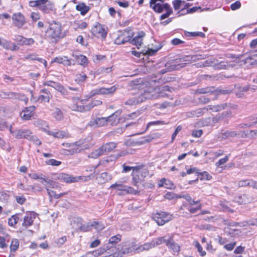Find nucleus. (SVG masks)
Here are the masks:
<instances>
[{
	"label": "nucleus",
	"instance_id": "obj_27",
	"mask_svg": "<svg viewBox=\"0 0 257 257\" xmlns=\"http://www.w3.org/2000/svg\"><path fill=\"white\" fill-rule=\"evenodd\" d=\"M204 109L205 108H201L187 112L186 113V116L188 117H199L204 113Z\"/></svg>",
	"mask_w": 257,
	"mask_h": 257
},
{
	"label": "nucleus",
	"instance_id": "obj_13",
	"mask_svg": "<svg viewBox=\"0 0 257 257\" xmlns=\"http://www.w3.org/2000/svg\"><path fill=\"white\" fill-rule=\"evenodd\" d=\"M145 36V33L143 31H140L138 33L137 36L133 39L131 38L130 43L135 45L139 49L143 44V39Z\"/></svg>",
	"mask_w": 257,
	"mask_h": 257
},
{
	"label": "nucleus",
	"instance_id": "obj_62",
	"mask_svg": "<svg viewBox=\"0 0 257 257\" xmlns=\"http://www.w3.org/2000/svg\"><path fill=\"white\" fill-rule=\"evenodd\" d=\"M40 5H42L39 0L31 1L29 2V6L31 7H37L39 9Z\"/></svg>",
	"mask_w": 257,
	"mask_h": 257
},
{
	"label": "nucleus",
	"instance_id": "obj_50",
	"mask_svg": "<svg viewBox=\"0 0 257 257\" xmlns=\"http://www.w3.org/2000/svg\"><path fill=\"white\" fill-rule=\"evenodd\" d=\"M12 43L10 41H8L6 40H3L2 41L0 39V46H2L3 47L7 50H10L11 49V45Z\"/></svg>",
	"mask_w": 257,
	"mask_h": 257
},
{
	"label": "nucleus",
	"instance_id": "obj_23",
	"mask_svg": "<svg viewBox=\"0 0 257 257\" xmlns=\"http://www.w3.org/2000/svg\"><path fill=\"white\" fill-rule=\"evenodd\" d=\"M168 3L165 4H161L155 3V4L151 6L150 5V7L153 9V10L156 13H161L165 9V5H169Z\"/></svg>",
	"mask_w": 257,
	"mask_h": 257
},
{
	"label": "nucleus",
	"instance_id": "obj_40",
	"mask_svg": "<svg viewBox=\"0 0 257 257\" xmlns=\"http://www.w3.org/2000/svg\"><path fill=\"white\" fill-rule=\"evenodd\" d=\"M184 35L186 37H200L202 38H204L205 37V35L204 33L200 32H189L188 31H185Z\"/></svg>",
	"mask_w": 257,
	"mask_h": 257
},
{
	"label": "nucleus",
	"instance_id": "obj_9",
	"mask_svg": "<svg viewBox=\"0 0 257 257\" xmlns=\"http://www.w3.org/2000/svg\"><path fill=\"white\" fill-rule=\"evenodd\" d=\"M91 32L94 36L96 37L100 36L103 39H105L107 36V32L105 30L103 26L99 23H97L92 29Z\"/></svg>",
	"mask_w": 257,
	"mask_h": 257
},
{
	"label": "nucleus",
	"instance_id": "obj_3",
	"mask_svg": "<svg viewBox=\"0 0 257 257\" xmlns=\"http://www.w3.org/2000/svg\"><path fill=\"white\" fill-rule=\"evenodd\" d=\"M15 133V137L17 139H26L30 141H32L35 144L40 146L41 145V142L36 136L32 135V133L30 130L28 129H18L15 130L13 132Z\"/></svg>",
	"mask_w": 257,
	"mask_h": 257
},
{
	"label": "nucleus",
	"instance_id": "obj_33",
	"mask_svg": "<svg viewBox=\"0 0 257 257\" xmlns=\"http://www.w3.org/2000/svg\"><path fill=\"white\" fill-rule=\"evenodd\" d=\"M234 66V64H230V63L227 61H221L219 63L216 62V65L215 67L216 69H228L229 67H232Z\"/></svg>",
	"mask_w": 257,
	"mask_h": 257
},
{
	"label": "nucleus",
	"instance_id": "obj_61",
	"mask_svg": "<svg viewBox=\"0 0 257 257\" xmlns=\"http://www.w3.org/2000/svg\"><path fill=\"white\" fill-rule=\"evenodd\" d=\"M249 180H241L237 182V186L238 187L247 186L249 185Z\"/></svg>",
	"mask_w": 257,
	"mask_h": 257
},
{
	"label": "nucleus",
	"instance_id": "obj_2",
	"mask_svg": "<svg viewBox=\"0 0 257 257\" xmlns=\"http://www.w3.org/2000/svg\"><path fill=\"white\" fill-rule=\"evenodd\" d=\"M49 24L46 33L51 39L57 41L61 37L62 29L61 24L60 22L54 21L49 22Z\"/></svg>",
	"mask_w": 257,
	"mask_h": 257
},
{
	"label": "nucleus",
	"instance_id": "obj_29",
	"mask_svg": "<svg viewBox=\"0 0 257 257\" xmlns=\"http://www.w3.org/2000/svg\"><path fill=\"white\" fill-rule=\"evenodd\" d=\"M121 239V235L120 234H117L116 235L111 237L109 239L108 243L106 244L107 246H111L110 248L114 246L116 243L119 242Z\"/></svg>",
	"mask_w": 257,
	"mask_h": 257
},
{
	"label": "nucleus",
	"instance_id": "obj_52",
	"mask_svg": "<svg viewBox=\"0 0 257 257\" xmlns=\"http://www.w3.org/2000/svg\"><path fill=\"white\" fill-rule=\"evenodd\" d=\"M60 84V83H59L54 82L53 81H47L44 83V85L51 86L52 87H53L56 90H57Z\"/></svg>",
	"mask_w": 257,
	"mask_h": 257
},
{
	"label": "nucleus",
	"instance_id": "obj_35",
	"mask_svg": "<svg viewBox=\"0 0 257 257\" xmlns=\"http://www.w3.org/2000/svg\"><path fill=\"white\" fill-rule=\"evenodd\" d=\"M165 9L164 10L166 11V13L162 14L160 17V20L161 21L163 20L168 18L173 13V9L171 7L170 5H165Z\"/></svg>",
	"mask_w": 257,
	"mask_h": 257
},
{
	"label": "nucleus",
	"instance_id": "obj_49",
	"mask_svg": "<svg viewBox=\"0 0 257 257\" xmlns=\"http://www.w3.org/2000/svg\"><path fill=\"white\" fill-rule=\"evenodd\" d=\"M90 225L91 222H88L86 224H83L82 223L79 230L84 232L90 231L92 229V227Z\"/></svg>",
	"mask_w": 257,
	"mask_h": 257
},
{
	"label": "nucleus",
	"instance_id": "obj_20",
	"mask_svg": "<svg viewBox=\"0 0 257 257\" xmlns=\"http://www.w3.org/2000/svg\"><path fill=\"white\" fill-rule=\"evenodd\" d=\"M132 175L133 176L132 184L138 188L140 184L144 181V179L138 172H133Z\"/></svg>",
	"mask_w": 257,
	"mask_h": 257
},
{
	"label": "nucleus",
	"instance_id": "obj_43",
	"mask_svg": "<svg viewBox=\"0 0 257 257\" xmlns=\"http://www.w3.org/2000/svg\"><path fill=\"white\" fill-rule=\"evenodd\" d=\"M53 116L58 120H61L63 117V113L59 108H56L52 114Z\"/></svg>",
	"mask_w": 257,
	"mask_h": 257
},
{
	"label": "nucleus",
	"instance_id": "obj_32",
	"mask_svg": "<svg viewBox=\"0 0 257 257\" xmlns=\"http://www.w3.org/2000/svg\"><path fill=\"white\" fill-rule=\"evenodd\" d=\"M44 131L46 132V133L48 135L52 136L56 138H63L66 136V133L63 131H58L56 132H53L47 130L45 128H44Z\"/></svg>",
	"mask_w": 257,
	"mask_h": 257
},
{
	"label": "nucleus",
	"instance_id": "obj_18",
	"mask_svg": "<svg viewBox=\"0 0 257 257\" xmlns=\"http://www.w3.org/2000/svg\"><path fill=\"white\" fill-rule=\"evenodd\" d=\"M168 241V239H165V237H161L154 239L150 243L145 244L144 245L145 246H147V249H149L161 244L163 242H164L167 244Z\"/></svg>",
	"mask_w": 257,
	"mask_h": 257
},
{
	"label": "nucleus",
	"instance_id": "obj_22",
	"mask_svg": "<svg viewBox=\"0 0 257 257\" xmlns=\"http://www.w3.org/2000/svg\"><path fill=\"white\" fill-rule=\"evenodd\" d=\"M249 90V86L246 85L244 86H237L236 88L235 93L238 98L242 97L244 93Z\"/></svg>",
	"mask_w": 257,
	"mask_h": 257
},
{
	"label": "nucleus",
	"instance_id": "obj_15",
	"mask_svg": "<svg viewBox=\"0 0 257 257\" xmlns=\"http://www.w3.org/2000/svg\"><path fill=\"white\" fill-rule=\"evenodd\" d=\"M117 253L122 257L123 255L128 254L132 251V247L130 245H127V243H122L118 245L116 248Z\"/></svg>",
	"mask_w": 257,
	"mask_h": 257
},
{
	"label": "nucleus",
	"instance_id": "obj_24",
	"mask_svg": "<svg viewBox=\"0 0 257 257\" xmlns=\"http://www.w3.org/2000/svg\"><path fill=\"white\" fill-rule=\"evenodd\" d=\"M218 96V92H216L215 95H209L208 94L206 95H202L199 97V101L202 103H206L209 102L211 100H214Z\"/></svg>",
	"mask_w": 257,
	"mask_h": 257
},
{
	"label": "nucleus",
	"instance_id": "obj_10",
	"mask_svg": "<svg viewBox=\"0 0 257 257\" xmlns=\"http://www.w3.org/2000/svg\"><path fill=\"white\" fill-rule=\"evenodd\" d=\"M56 62L59 64H63L64 66H70L75 64V60L72 59H69L67 56L56 57L52 61V63Z\"/></svg>",
	"mask_w": 257,
	"mask_h": 257
},
{
	"label": "nucleus",
	"instance_id": "obj_60",
	"mask_svg": "<svg viewBox=\"0 0 257 257\" xmlns=\"http://www.w3.org/2000/svg\"><path fill=\"white\" fill-rule=\"evenodd\" d=\"M228 160V157L226 156L224 158L220 159L216 163L215 165L217 167L224 164Z\"/></svg>",
	"mask_w": 257,
	"mask_h": 257
},
{
	"label": "nucleus",
	"instance_id": "obj_26",
	"mask_svg": "<svg viewBox=\"0 0 257 257\" xmlns=\"http://www.w3.org/2000/svg\"><path fill=\"white\" fill-rule=\"evenodd\" d=\"M76 10L79 11L82 16H84L90 10V7L84 3H80L76 6Z\"/></svg>",
	"mask_w": 257,
	"mask_h": 257
},
{
	"label": "nucleus",
	"instance_id": "obj_38",
	"mask_svg": "<svg viewBox=\"0 0 257 257\" xmlns=\"http://www.w3.org/2000/svg\"><path fill=\"white\" fill-rule=\"evenodd\" d=\"M90 225L92 228H94L97 231H101L105 227L104 225L101 222L96 221L91 222Z\"/></svg>",
	"mask_w": 257,
	"mask_h": 257
},
{
	"label": "nucleus",
	"instance_id": "obj_12",
	"mask_svg": "<svg viewBox=\"0 0 257 257\" xmlns=\"http://www.w3.org/2000/svg\"><path fill=\"white\" fill-rule=\"evenodd\" d=\"M235 200L238 204H245L253 201L254 198L248 194H243L236 196Z\"/></svg>",
	"mask_w": 257,
	"mask_h": 257
},
{
	"label": "nucleus",
	"instance_id": "obj_37",
	"mask_svg": "<svg viewBox=\"0 0 257 257\" xmlns=\"http://www.w3.org/2000/svg\"><path fill=\"white\" fill-rule=\"evenodd\" d=\"M178 198H184L191 205L198 204L200 202L199 200L195 201L188 194L181 195V196H178Z\"/></svg>",
	"mask_w": 257,
	"mask_h": 257
},
{
	"label": "nucleus",
	"instance_id": "obj_58",
	"mask_svg": "<svg viewBox=\"0 0 257 257\" xmlns=\"http://www.w3.org/2000/svg\"><path fill=\"white\" fill-rule=\"evenodd\" d=\"M195 246L197 248L198 251L200 253L201 256H204L206 255V252L203 250L202 247L198 241H196Z\"/></svg>",
	"mask_w": 257,
	"mask_h": 257
},
{
	"label": "nucleus",
	"instance_id": "obj_56",
	"mask_svg": "<svg viewBox=\"0 0 257 257\" xmlns=\"http://www.w3.org/2000/svg\"><path fill=\"white\" fill-rule=\"evenodd\" d=\"M57 90L60 92L64 96L68 95L69 94V92L67 89L61 84H60L59 86L57 88Z\"/></svg>",
	"mask_w": 257,
	"mask_h": 257
},
{
	"label": "nucleus",
	"instance_id": "obj_48",
	"mask_svg": "<svg viewBox=\"0 0 257 257\" xmlns=\"http://www.w3.org/2000/svg\"><path fill=\"white\" fill-rule=\"evenodd\" d=\"M218 62V61L216 59H208L206 60L203 62L202 64L203 67H206V66H215L216 64V62Z\"/></svg>",
	"mask_w": 257,
	"mask_h": 257
},
{
	"label": "nucleus",
	"instance_id": "obj_47",
	"mask_svg": "<svg viewBox=\"0 0 257 257\" xmlns=\"http://www.w3.org/2000/svg\"><path fill=\"white\" fill-rule=\"evenodd\" d=\"M99 179L102 182H105L111 179V175L107 172H103L101 173Z\"/></svg>",
	"mask_w": 257,
	"mask_h": 257
},
{
	"label": "nucleus",
	"instance_id": "obj_11",
	"mask_svg": "<svg viewBox=\"0 0 257 257\" xmlns=\"http://www.w3.org/2000/svg\"><path fill=\"white\" fill-rule=\"evenodd\" d=\"M12 19L14 25L18 28H22L26 23L25 17L21 13L14 14Z\"/></svg>",
	"mask_w": 257,
	"mask_h": 257
},
{
	"label": "nucleus",
	"instance_id": "obj_53",
	"mask_svg": "<svg viewBox=\"0 0 257 257\" xmlns=\"http://www.w3.org/2000/svg\"><path fill=\"white\" fill-rule=\"evenodd\" d=\"M110 188H113L119 191H124L126 190V186H124L121 184L115 183L112 184Z\"/></svg>",
	"mask_w": 257,
	"mask_h": 257
},
{
	"label": "nucleus",
	"instance_id": "obj_42",
	"mask_svg": "<svg viewBox=\"0 0 257 257\" xmlns=\"http://www.w3.org/2000/svg\"><path fill=\"white\" fill-rule=\"evenodd\" d=\"M20 242L19 239L17 238H13L12 240L11 243L10 245L11 251H16L19 247Z\"/></svg>",
	"mask_w": 257,
	"mask_h": 257
},
{
	"label": "nucleus",
	"instance_id": "obj_45",
	"mask_svg": "<svg viewBox=\"0 0 257 257\" xmlns=\"http://www.w3.org/2000/svg\"><path fill=\"white\" fill-rule=\"evenodd\" d=\"M19 221L18 214L13 215L9 219L8 224L11 226H13L16 224Z\"/></svg>",
	"mask_w": 257,
	"mask_h": 257
},
{
	"label": "nucleus",
	"instance_id": "obj_64",
	"mask_svg": "<svg viewBox=\"0 0 257 257\" xmlns=\"http://www.w3.org/2000/svg\"><path fill=\"white\" fill-rule=\"evenodd\" d=\"M185 42L181 40L179 38H174L171 40V44L172 45L177 46L180 44H184Z\"/></svg>",
	"mask_w": 257,
	"mask_h": 257
},
{
	"label": "nucleus",
	"instance_id": "obj_41",
	"mask_svg": "<svg viewBox=\"0 0 257 257\" xmlns=\"http://www.w3.org/2000/svg\"><path fill=\"white\" fill-rule=\"evenodd\" d=\"M166 245L172 248L174 251L178 252L180 250L179 246L174 242L173 239L169 238Z\"/></svg>",
	"mask_w": 257,
	"mask_h": 257
},
{
	"label": "nucleus",
	"instance_id": "obj_8",
	"mask_svg": "<svg viewBox=\"0 0 257 257\" xmlns=\"http://www.w3.org/2000/svg\"><path fill=\"white\" fill-rule=\"evenodd\" d=\"M116 90L115 86L109 88L101 87L99 89H96L91 91L89 98L92 97L96 94H109L113 93Z\"/></svg>",
	"mask_w": 257,
	"mask_h": 257
},
{
	"label": "nucleus",
	"instance_id": "obj_36",
	"mask_svg": "<svg viewBox=\"0 0 257 257\" xmlns=\"http://www.w3.org/2000/svg\"><path fill=\"white\" fill-rule=\"evenodd\" d=\"M217 91L213 87L212 88H201L198 90V93L200 94H207L209 95H215V93Z\"/></svg>",
	"mask_w": 257,
	"mask_h": 257
},
{
	"label": "nucleus",
	"instance_id": "obj_46",
	"mask_svg": "<svg viewBox=\"0 0 257 257\" xmlns=\"http://www.w3.org/2000/svg\"><path fill=\"white\" fill-rule=\"evenodd\" d=\"M138 103H140V101H139L138 96L137 97H133L130 98L124 102V104L125 105H128L130 106L136 105Z\"/></svg>",
	"mask_w": 257,
	"mask_h": 257
},
{
	"label": "nucleus",
	"instance_id": "obj_30",
	"mask_svg": "<svg viewBox=\"0 0 257 257\" xmlns=\"http://www.w3.org/2000/svg\"><path fill=\"white\" fill-rule=\"evenodd\" d=\"M235 131H226L221 132L220 134V137L222 139H225L229 138H234L238 135Z\"/></svg>",
	"mask_w": 257,
	"mask_h": 257
},
{
	"label": "nucleus",
	"instance_id": "obj_51",
	"mask_svg": "<svg viewBox=\"0 0 257 257\" xmlns=\"http://www.w3.org/2000/svg\"><path fill=\"white\" fill-rule=\"evenodd\" d=\"M181 196V195H177L174 192H168L165 195H164V198L165 199H168V200H172L175 198H179L178 196Z\"/></svg>",
	"mask_w": 257,
	"mask_h": 257
},
{
	"label": "nucleus",
	"instance_id": "obj_16",
	"mask_svg": "<svg viewBox=\"0 0 257 257\" xmlns=\"http://www.w3.org/2000/svg\"><path fill=\"white\" fill-rule=\"evenodd\" d=\"M58 178L59 179L63 181L66 183L76 182L80 179V177H73L65 173L59 174L58 175Z\"/></svg>",
	"mask_w": 257,
	"mask_h": 257
},
{
	"label": "nucleus",
	"instance_id": "obj_57",
	"mask_svg": "<svg viewBox=\"0 0 257 257\" xmlns=\"http://www.w3.org/2000/svg\"><path fill=\"white\" fill-rule=\"evenodd\" d=\"M46 164L49 165L58 166H59L61 164V161H57L55 159H50L47 160L46 162Z\"/></svg>",
	"mask_w": 257,
	"mask_h": 257
},
{
	"label": "nucleus",
	"instance_id": "obj_54",
	"mask_svg": "<svg viewBox=\"0 0 257 257\" xmlns=\"http://www.w3.org/2000/svg\"><path fill=\"white\" fill-rule=\"evenodd\" d=\"M41 182L42 183H43L44 182H46L47 183V184L48 185V186L51 187V188H55L56 187V182L53 181V180H47L46 179H45L44 178H41Z\"/></svg>",
	"mask_w": 257,
	"mask_h": 257
},
{
	"label": "nucleus",
	"instance_id": "obj_31",
	"mask_svg": "<svg viewBox=\"0 0 257 257\" xmlns=\"http://www.w3.org/2000/svg\"><path fill=\"white\" fill-rule=\"evenodd\" d=\"M54 9V5L49 3L48 4H45L44 5H40V7H39V10L44 13L48 14L50 12L52 11Z\"/></svg>",
	"mask_w": 257,
	"mask_h": 257
},
{
	"label": "nucleus",
	"instance_id": "obj_5",
	"mask_svg": "<svg viewBox=\"0 0 257 257\" xmlns=\"http://www.w3.org/2000/svg\"><path fill=\"white\" fill-rule=\"evenodd\" d=\"M152 218L159 225H163L171 220L173 217L170 213L161 211L153 214Z\"/></svg>",
	"mask_w": 257,
	"mask_h": 257
},
{
	"label": "nucleus",
	"instance_id": "obj_6",
	"mask_svg": "<svg viewBox=\"0 0 257 257\" xmlns=\"http://www.w3.org/2000/svg\"><path fill=\"white\" fill-rule=\"evenodd\" d=\"M102 104V101L99 100H93L87 105H74L72 108L75 111L80 112H85L90 110L94 106L100 105Z\"/></svg>",
	"mask_w": 257,
	"mask_h": 257
},
{
	"label": "nucleus",
	"instance_id": "obj_7",
	"mask_svg": "<svg viewBox=\"0 0 257 257\" xmlns=\"http://www.w3.org/2000/svg\"><path fill=\"white\" fill-rule=\"evenodd\" d=\"M36 107L34 105L24 107L20 113L23 120H31L34 116Z\"/></svg>",
	"mask_w": 257,
	"mask_h": 257
},
{
	"label": "nucleus",
	"instance_id": "obj_28",
	"mask_svg": "<svg viewBox=\"0 0 257 257\" xmlns=\"http://www.w3.org/2000/svg\"><path fill=\"white\" fill-rule=\"evenodd\" d=\"M83 223V219L79 217H76L73 218L71 222V225L72 228L75 230L78 231L79 230L82 223Z\"/></svg>",
	"mask_w": 257,
	"mask_h": 257
},
{
	"label": "nucleus",
	"instance_id": "obj_59",
	"mask_svg": "<svg viewBox=\"0 0 257 257\" xmlns=\"http://www.w3.org/2000/svg\"><path fill=\"white\" fill-rule=\"evenodd\" d=\"M182 127L181 125H178L176 128L175 129V132L173 133V134L172 135V137H171V142H173L174 140L175 139V138L176 137V136L177 135V134H178V133L181 131V130H182Z\"/></svg>",
	"mask_w": 257,
	"mask_h": 257
},
{
	"label": "nucleus",
	"instance_id": "obj_39",
	"mask_svg": "<svg viewBox=\"0 0 257 257\" xmlns=\"http://www.w3.org/2000/svg\"><path fill=\"white\" fill-rule=\"evenodd\" d=\"M139 101L140 103L143 102L147 99H152V95L149 91H144L143 93H142L138 96Z\"/></svg>",
	"mask_w": 257,
	"mask_h": 257
},
{
	"label": "nucleus",
	"instance_id": "obj_14",
	"mask_svg": "<svg viewBox=\"0 0 257 257\" xmlns=\"http://www.w3.org/2000/svg\"><path fill=\"white\" fill-rule=\"evenodd\" d=\"M40 93H43L39 96L38 99L41 102H49L53 96L48 89L44 88L40 90Z\"/></svg>",
	"mask_w": 257,
	"mask_h": 257
},
{
	"label": "nucleus",
	"instance_id": "obj_63",
	"mask_svg": "<svg viewBox=\"0 0 257 257\" xmlns=\"http://www.w3.org/2000/svg\"><path fill=\"white\" fill-rule=\"evenodd\" d=\"M241 7V3L239 1H236L232 4L230 6V8L232 10L234 11L239 9Z\"/></svg>",
	"mask_w": 257,
	"mask_h": 257
},
{
	"label": "nucleus",
	"instance_id": "obj_19",
	"mask_svg": "<svg viewBox=\"0 0 257 257\" xmlns=\"http://www.w3.org/2000/svg\"><path fill=\"white\" fill-rule=\"evenodd\" d=\"M20 93L14 92L0 91V97L3 99H17L18 100Z\"/></svg>",
	"mask_w": 257,
	"mask_h": 257
},
{
	"label": "nucleus",
	"instance_id": "obj_55",
	"mask_svg": "<svg viewBox=\"0 0 257 257\" xmlns=\"http://www.w3.org/2000/svg\"><path fill=\"white\" fill-rule=\"evenodd\" d=\"M182 3H185V2L181 0H174L172 2V4L175 10H178Z\"/></svg>",
	"mask_w": 257,
	"mask_h": 257
},
{
	"label": "nucleus",
	"instance_id": "obj_25",
	"mask_svg": "<svg viewBox=\"0 0 257 257\" xmlns=\"http://www.w3.org/2000/svg\"><path fill=\"white\" fill-rule=\"evenodd\" d=\"M200 176V180H209L212 178L211 175H210L207 172L204 171L203 172H200L199 171V173L197 174V178L194 180H190L189 181L188 183L189 184H192L193 182H196L198 180V176Z\"/></svg>",
	"mask_w": 257,
	"mask_h": 257
},
{
	"label": "nucleus",
	"instance_id": "obj_1",
	"mask_svg": "<svg viewBox=\"0 0 257 257\" xmlns=\"http://www.w3.org/2000/svg\"><path fill=\"white\" fill-rule=\"evenodd\" d=\"M206 58V55L203 54L196 55L193 56H185L184 57L176 59L165 64V69L160 71L161 74H165L166 72H170L179 69L185 66V63H182L187 61H195L196 60H201Z\"/></svg>",
	"mask_w": 257,
	"mask_h": 257
},
{
	"label": "nucleus",
	"instance_id": "obj_4",
	"mask_svg": "<svg viewBox=\"0 0 257 257\" xmlns=\"http://www.w3.org/2000/svg\"><path fill=\"white\" fill-rule=\"evenodd\" d=\"M117 146V144L114 142H109L103 144L101 147L95 150L90 154L92 158H97L104 154V153L110 152L113 151Z\"/></svg>",
	"mask_w": 257,
	"mask_h": 257
},
{
	"label": "nucleus",
	"instance_id": "obj_34",
	"mask_svg": "<svg viewBox=\"0 0 257 257\" xmlns=\"http://www.w3.org/2000/svg\"><path fill=\"white\" fill-rule=\"evenodd\" d=\"M78 64L85 66L88 63L87 58L83 55L74 56Z\"/></svg>",
	"mask_w": 257,
	"mask_h": 257
},
{
	"label": "nucleus",
	"instance_id": "obj_17",
	"mask_svg": "<svg viewBox=\"0 0 257 257\" xmlns=\"http://www.w3.org/2000/svg\"><path fill=\"white\" fill-rule=\"evenodd\" d=\"M36 218V214L35 213L29 212L27 213L24 218V221L22 226L25 228H28L32 225L34 222V219Z\"/></svg>",
	"mask_w": 257,
	"mask_h": 257
},
{
	"label": "nucleus",
	"instance_id": "obj_44",
	"mask_svg": "<svg viewBox=\"0 0 257 257\" xmlns=\"http://www.w3.org/2000/svg\"><path fill=\"white\" fill-rule=\"evenodd\" d=\"M87 78V76L84 73L77 74L76 75L75 81L79 83L85 81Z\"/></svg>",
	"mask_w": 257,
	"mask_h": 257
},
{
	"label": "nucleus",
	"instance_id": "obj_21",
	"mask_svg": "<svg viewBox=\"0 0 257 257\" xmlns=\"http://www.w3.org/2000/svg\"><path fill=\"white\" fill-rule=\"evenodd\" d=\"M108 122L107 119L106 117H100L97 118L96 119H92L90 122V124L91 125H95L96 126H102L106 124Z\"/></svg>",
	"mask_w": 257,
	"mask_h": 257
}]
</instances>
